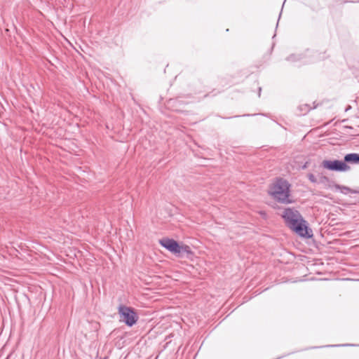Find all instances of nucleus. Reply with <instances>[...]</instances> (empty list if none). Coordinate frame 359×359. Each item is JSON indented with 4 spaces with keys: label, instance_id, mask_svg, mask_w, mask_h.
Here are the masks:
<instances>
[{
    "label": "nucleus",
    "instance_id": "1a4fd4ad",
    "mask_svg": "<svg viewBox=\"0 0 359 359\" xmlns=\"http://www.w3.org/2000/svg\"><path fill=\"white\" fill-rule=\"evenodd\" d=\"M318 183L323 184L325 187L330 189H334L333 184H336L333 181H331L327 177L320 175L318 176Z\"/></svg>",
    "mask_w": 359,
    "mask_h": 359
},
{
    "label": "nucleus",
    "instance_id": "0eeeda50",
    "mask_svg": "<svg viewBox=\"0 0 359 359\" xmlns=\"http://www.w3.org/2000/svg\"><path fill=\"white\" fill-rule=\"evenodd\" d=\"M177 255L182 257L186 255V257L191 258L194 255V252H192L191 248L187 245H179V250L177 252Z\"/></svg>",
    "mask_w": 359,
    "mask_h": 359
},
{
    "label": "nucleus",
    "instance_id": "9d476101",
    "mask_svg": "<svg viewBox=\"0 0 359 359\" xmlns=\"http://www.w3.org/2000/svg\"><path fill=\"white\" fill-rule=\"evenodd\" d=\"M333 187L335 190L340 191V192L344 194H348L349 193H355V191H352L351 188L344 186V185H340V184H333Z\"/></svg>",
    "mask_w": 359,
    "mask_h": 359
},
{
    "label": "nucleus",
    "instance_id": "6e6552de",
    "mask_svg": "<svg viewBox=\"0 0 359 359\" xmlns=\"http://www.w3.org/2000/svg\"><path fill=\"white\" fill-rule=\"evenodd\" d=\"M345 163H359V154L351 153L345 155Z\"/></svg>",
    "mask_w": 359,
    "mask_h": 359
},
{
    "label": "nucleus",
    "instance_id": "f03ea898",
    "mask_svg": "<svg viewBox=\"0 0 359 359\" xmlns=\"http://www.w3.org/2000/svg\"><path fill=\"white\" fill-rule=\"evenodd\" d=\"M118 313L121 317V321H123L129 327H132L137 321L138 317L137 313L134 309L131 307L121 305L118 307Z\"/></svg>",
    "mask_w": 359,
    "mask_h": 359
},
{
    "label": "nucleus",
    "instance_id": "39448f33",
    "mask_svg": "<svg viewBox=\"0 0 359 359\" xmlns=\"http://www.w3.org/2000/svg\"><path fill=\"white\" fill-rule=\"evenodd\" d=\"M290 229L301 237L309 238L313 236L312 230L309 228L307 222L304 218Z\"/></svg>",
    "mask_w": 359,
    "mask_h": 359
},
{
    "label": "nucleus",
    "instance_id": "f8f14e48",
    "mask_svg": "<svg viewBox=\"0 0 359 359\" xmlns=\"http://www.w3.org/2000/svg\"><path fill=\"white\" fill-rule=\"evenodd\" d=\"M294 60H295L294 55H290L287 57V60H290V61H294Z\"/></svg>",
    "mask_w": 359,
    "mask_h": 359
},
{
    "label": "nucleus",
    "instance_id": "f257e3e1",
    "mask_svg": "<svg viewBox=\"0 0 359 359\" xmlns=\"http://www.w3.org/2000/svg\"><path fill=\"white\" fill-rule=\"evenodd\" d=\"M290 188L291 184L286 180L276 178L269 187V194L280 203L290 204L293 201L291 198Z\"/></svg>",
    "mask_w": 359,
    "mask_h": 359
},
{
    "label": "nucleus",
    "instance_id": "423d86ee",
    "mask_svg": "<svg viewBox=\"0 0 359 359\" xmlns=\"http://www.w3.org/2000/svg\"><path fill=\"white\" fill-rule=\"evenodd\" d=\"M159 243L161 246L175 255L178 252L179 243L174 239L163 238L159 241Z\"/></svg>",
    "mask_w": 359,
    "mask_h": 359
},
{
    "label": "nucleus",
    "instance_id": "20e7f679",
    "mask_svg": "<svg viewBox=\"0 0 359 359\" xmlns=\"http://www.w3.org/2000/svg\"><path fill=\"white\" fill-rule=\"evenodd\" d=\"M321 165L324 168L332 171L344 172L350 170V166L339 160H324Z\"/></svg>",
    "mask_w": 359,
    "mask_h": 359
},
{
    "label": "nucleus",
    "instance_id": "7ed1b4c3",
    "mask_svg": "<svg viewBox=\"0 0 359 359\" xmlns=\"http://www.w3.org/2000/svg\"><path fill=\"white\" fill-rule=\"evenodd\" d=\"M281 216L284 219L286 225L290 229L303 219L300 212L297 210L292 208H285Z\"/></svg>",
    "mask_w": 359,
    "mask_h": 359
},
{
    "label": "nucleus",
    "instance_id": "9b49d317",
    "mask_svg": "<svg viewBox=\"0 0 359 359\" xmlns=\"http://www.w3.org/2000/svg\"><path fill=\"white\" fill-rule=\"evenodd\" d=\"M307 177L310 182H311L312 183H318V179H317L313 174L309 173L308 174Z\"/></svg>",
    "mask_w": 359,
    "mask_h": 359
}]
</instances>
